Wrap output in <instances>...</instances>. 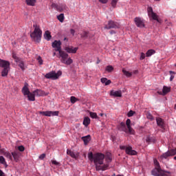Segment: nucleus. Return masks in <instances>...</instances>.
I'll list each match as a JSON object with an SVG mask.
<instances>
[{"mask_svg":"<svg viewBox=\"0 0 176 176\" xmlns=\"http://www.w3.org/2000/svg\"><path fill=\"white\" fill-rule=\"evenodd\" d=\"M88 159L90 162H94L96 171H105L109 167V165L104 164V159H105V155L102 153H98L95 155H93V152L88 153Z\"/></svg>","mask_w":176,"mask_h":176,"instance_id":"1","label":"nucleus"},{"mask_svg":"<svg viewBox=\"0 0 176 176\" xmlns=\"http://www.w3.org/2000/svg\"><path fill=\"white\" fill-rule=\"evenodd\" d=\"M33 27L34 30L30 34V36L32 41L36 42V43H39V42H41V39L42 38V30L36 24H34Z\"/></svg>","mask_w":176,"mask_h":176,"instance_id":"2","label":"nucleus"},{"mask_svg":"<svg viewBox=\"0 0 176 176\" xmlns=\"http://www.w3.org/2000/svg\"><path fill=\"white\" fill-rule=\"evenodd\" d=\"M0 67L3 68L1 72V76H8L10 69V63L8 60L0 59Z\"/></svg>","mask_w":176,"mask_h":176,"instance_id":"3","label":"nucleus"},{"mask_svg":"<svg viewBox=\"0 0 176 176\" xmlns=\"http://www.w3.org/2000/svg\"><path fill=\"white\" fill-rule=\"evenodd\" d=\"M59 56L61 58L60 61L63 63V64H65L66 65H71V64L74 63V60H72L71 58H69L68 54L64 51H60Z\"/></svg>","mask_w":176,"mask_h":176,"instance_id":"4","label":"nucleus"},{"mask_svg":"<svg viewBox=\"0 0 176 176\" xmlns=\"http://www.w3.org/2000/svg\"><path fill=\"white\" fill-rule=\"evenodd\" d=\"M151 174L153 176H171V173L162 170V168L153 169Z\"/></svg>","mask_w":176,"mask_h":176,"instance_id":"5","label":"nucleus"},{"mask_svg":"<svg viewBox=\"0 0 176 176\" xmlns=\"http://www.w3.org/2000/svg\"><path fill=\"white\" fill-rule=\"evenodd\" d=\"M62 72L58 71L57 73L56 72L52 71L45 74V78L46 79H52V80H56L60 78L62 75Z\"/></svg>","mask_w":176,"mask_h":176,"instance_id":"6","label":"nucleus"},{"mask_svg":"<svg viewBox=\"0 0 176 176\" xmlns=\"http://www.w3.org/2000/svg\"><path fill=\"white\" fill-rule=\"evenodd\" d=\"M40 115H43V116H58V111H40Z\"/></svg>","mask_w":176,"mask_h":176,"instance_id":"7","label":"nucleus"},{"mask_svg":"<svg viewBox=\"0 0 176 176\" xmlns=\"http://www.w3.org/2000/svg\"><path fill=\"white\" fill-rule=\"evenodd\" d=\"M52 47H54V49H55V52H58V53H60V52H61V41H57L55 40L52 44Z\"/></svg>","mask_w":176,"mask_h":176,"instance_id":"8","label":"nucleus"},{"mask_svg":"<svg viewBox=\"0 0 176 176\" xmlns=\"http://www.w3.org/2000/svg\"><path fill=\"white\" fill-rule=\"evenodd\" d=\"M105 30H111V28H119V23L113 21H109L108 24L104 27Z\"/></svg>","mask_w":176,"mask_h":176,"instance_id":"9","label":"nucleus"},{"mask_svg":"<svg viewBox=\"0 0 176 176\" xmlns=\"http://www.w3.org/2000/svg\"><path fill=\"white\" fill-rule=\"evenodd\" d=\"M147 12L149 17H151L153 20H156L157 21H159V19H157V15L156 13L153 12V9L152 7H148L147 8Z\"/></svg>","mask_w":176,"mask_h":176,"instance_id":"10","label":"nucleus"},{"mask_svg":"<svg viewBox=\"0 0 176 176\" xmlns=\"http://www.w3.org/2000/svg\"><path fill=\"white\" fill-rule=\"evenodd\" d=\"M134 21L137 27H139V28H144V27H145V23L142 19L136 17L135 18Z\"/></svg>","mask_w":176,"mask_h":176,"instance_id":"11","label":"nucleus"},{"mask_svg":"<svg viewBox=\"0 0 176 176\" xmlns=\"http://www.w3.org/2000/svg\"><path fill=\"white\" fill-rule=\"evenodd\" d=\"M126 155H129L130 156H135L137 155V151L135 150H133V147L131 146H129L126 148Z\"/></svg>","mask_w":176,"mask_h":176,"instance_id":"12","label":"nucleus"},{"mask_svg":"<svg viewBox=\"0 0 176 176\" xmlns=\"http://www.w3.org/2000/svg\"><path fill=\"white\" fill-rule=\"evenodd\" d=\"M170 91H171V87L164 86L162 91H158L157 94H160V96H166V94L170 93Z\"/></svg>","mask_w":176,"mask_h":176,"instance_id":"13","label":"nucleus"},{"mask_svg":"<svg viewBox=\"0 0 176 176\" xmlns=\"http://www.w3.org/2000/svg\"><path fill=\"white\" fill-rule=\"evenodd\" d=\"M78 47H74L72 46L65 47V50L67 51V53H72L75 54L76 52H78Z\"/></svg>","mask_w":176,"mask_h":176,"instance_id":"14","label":"nucleus"},{"mask_svg":"<svg viewBox=\"0 0 176 176\" xmlns=\"http://www.w3.org/2000/svg\"><path fill=\"white\" fill-rule=\"evenodd\" d=\"M156 122H157V126H159V127H160V129H164V127H165L164 120L162 118H156Z\"/></svg>","mask_w":176,"mask_h":176,"instance_id":"15","label":"nucleus"},{"mask_svg":"<svg viewBox=\"0 0 176 176\" xmlns=\"http://www.w3.org/2000/svg\"><path fill=\"white\" fill-rule=\"evenodd\" d=\"M118 129L120 131H124V133H127V126H126V124L124 122H121L118 126Z\"/></svg>","mask_w":176,"mask_h":176,"instance_id":"16","label":"nucleus"},{"mask_svg":"<svg viewBox=\"0 0 176 176\" xmlns=\"http://www.w3.org/2000/svg\"><path fill=\"white\" fill-rule=\"evenodd\" d=\"M110 96H112L113 97H122V91L112 90L110 92Z\"/></svg>","mask_w":176,"mask_h":176,"instance_id":"17","label":"nucleus"},{"mask_svg":"<svg viewBox=\"0 0 176 176\" xmlns=\"http://www.w3.org/2000/svg\"><path fill=\"white\" fill-rule=\"evenodd\" d=\"M22 93L24 96H28L31 92H30V89H28V84H25L22 89Z\"/></svg>","mask_w":176,"mask_h":176,"instance_id":"18","label":"nucleus"},{"mask_svg":"<svg viewBox=\"0 0 176 176\" xmlns=\"http://www.w3.org/2000/svg\"><path fill=\"white\" fill-rule=\"evenodd\" d=\"M35 96H37L38 97H42L45 96V91L41 89H36L33 91Z\"/></svg>","mask_w":176,"mask_h":176,"instance_id":"19","label":"nucleus"},{"mask_svg":"<svg viewBox=\"0 0 176 176\" xmlns=\"http://www.w3.org/2000/svg\"><path fill=\"white\" fill-rule=\"evenodd\" d=\"M67 155H69V156H71V157H73V159H78V157L79 156V155H78V153H76L75 152H74L71 150H67Z\"/></svg>","mask_w":176,"mask_h":176,"instance_id":"20","label":"nucleus"},{"mask_svg":"<svg viewBox=\"0 0 176 176\" xmlns=\"http://www.w3.org/2000/svg\"><path fill=\"white\" fill-rule=\"evenodd\" d=\"M82 140L84 142V144L85 145H87V144H89V142H90L91 140V136H90V135H87V136H83L82 138Z\"/></svg>","mask_w":176,"mask_h":176,"instance_id":"21","label":"nucleus"},{"mask_svg":"<svg viewBox=\"0 0 176 176\" xmlns=\"http://www.w3.org/2000/svg\"><path fill=\"white\" fill-rule=\"evenodd\" d=\"M12 156L13 157L14 162H19L20 159V155L17 151L12 152Z\"/></svg>","mask_w":176,"mask_h":176,"instance_id":"22","label":"nucleus"},{"mask_svg":"<svg viewBox=\"0 0 176 176\" xmlns=\"http://www.w3.org/2000/svg\"><path fill=\"white\" fill-rule=\"evenodd\" d=\"M100 82H102V83H104L105 86H108V85H111V83H112V81H111V80H108L107 78H101Z\"/></svg>","mask_w":176,"mask_h":176,"instance_id":"23","label":"nucleus"},{"mask_svg":"<svg viewBox=\"0 0 176 176\" xmlns=\"http://www.w3.org/2000/svg\"><path fill=\"white\" fill-rule=\"evenodd\" d=\"M35 94L34 93V91L32 93H30L28 95V98L29 100V101H35Z\"/></svg>","mask_w":176,"mask_h":176,"instance_id":"24","label":"nucleus"},{"mask_svg":"<svg viewBox=\"0 0 176 176\" xmlns=\"http://www.w3.org/2000/svg\"><path fill=\"white\" fill-rule=\"evenodd\" d=\"M82 124L85 127H87L90 124V118L89 117H85Z\"/></svg>","mask_w":176,"mask_h":176,"instance_id":"25","label":"nucleus"},{"mask_svg":"<svg viewBox=\"0 0 176 176\" xmlns=\"http://www.w3.org/2000/svg\"><path fill=\"white\" fill-rule=\"evenodd\" d=\"M44 38L46 41H50V39H52V34H50V32L46 31L44 34Z\"/></svg>","mask_w":176,"mask_h":176,"instance_id":"26","label":"nucleus"},{"mask_svg":"<svg viewBox=\"0 0 176 176\" xmlns=\"http://www.w3.org/2000/svg\"><path fill=\"white\" fill-rule=\"evenodd\" d=\"M25 2L28 6H35L36 3V0H25Z\"/></svg>","mask_w":176,"mask_h":176,"instance_id":"27","label":"nucleus"},{"mask_svg":"<svg viewBox=\"0 0 176 176\" xmlns=\"http://www.w3.org/2000/svg\"><path fill=\"white\" fill-rule=\"evenodd\" d=\"M156 53V51L155 50H148L146 53V57H151L153 54H155Z\"/></svg>","mask_w":176,"mask_h":176,"instance_id":"28","label":"nucleus"},{"mask_svg":"<svg viewBox=\"0 0 176 176\" xmlns=\"http://www.w3.org/2000/svg\"><path fill=\"white\" fill-rule=\"evenodd\" d=\"M57 10H59V12H64V10H67V6L64 4L58 6L57 7Z\"/></svg>","mask_w":176,"mask_h":176,"instance_id":"29","label":"nucleus"},{"mask_svg":"<svg viewBox=\"0 0 176 176\" xmlns=\"http://www.w3.org/2000/svg\"><path fill=\"white\" fill-rule=\"evenodd\" d=\"M19 63V67H20L21 69H22V71H24V69H25V67H24V62H23V60H21V59H19L18 62H16Z\"/></svg>","mask_w":176,"mask_h":176,"instance_id":"30","label":"nucleus"},{"mask_svg":"<svg viewBox=\"0 0 176 176\" xmlns=\"http://www.w3.org/2000/svg\"><path fill=\"white\" fill-rule=\"evenodd\" d=\"M89 116L92 119H98V116H97V113L89 111Z\"/></svg>","mask_w":176,"mask_h":176,"instance_id":"31","label":"nucleus"},{"mask_svg":"<svg viewBox=\"0 0 176 176\" xmlns=\"http://www.w3.org/2000/svg\"><path fill=\"white\" fill-rule=\"evenodd\" d=\"M122 72L124 75H126L127 76V78H130L133 75V73L129 72L124 69H122Z\"/></svg>","mask_w":176,"mask_h":176,"instance_id":"32","label":"nucleus"},{"mask_svg":"<svg viewBox=\"0 0 176 176\" xmlns=\"http://www.w3.org/2000/svg\"><path fill=\"white\" fill-rule=\"evenodd\" d=\"M154 164L155 166L154 170H159V168H162L160 167V164L159 163V162H157V160H154Z\"/></svg>","mask_w":176,"mask_h":176,"instance_id":"33","label":"nucleus"},{"mask_svg":"<svg viewBox=\"0 0 176 176\" xmlns=\"http://www.w3.org/2000/svg\"><path fill=\"white\" fill-rule=\"evenodd\" d=\"M168 153H169V155H170V156H175L176 148H172V149L168 151Z\"/></svg>","mask_w":176,"mask_h":176,"instance_id":"34","label":"nucleus"},{"mask_svg":"<svg viewBox=\"0 0 176 176\" xmlns=\"http://www.w3.org/2000/svg\"><path fill=\"white\" fill-rule=\"evenodd\" d=\"M170 155L168 151H167V152L163 153V154L160 156V157H161V159H167V157H170Z\"/></svg>","mask_w":176,"mask_h":176,"instance_id":"35","label":"nucleus"},{"mask_svg":"<svg viewBox=\"0 0 176 176\" xmlns=\"http://www.w3.org/2000/svg\"><path fill=\"white\" fill-rule=\"evenodd\" d=\"M58 20L60 21V23L64 22V14H60L58 16H57Z\"/></svg>","mask_w":176,"mask_h":176,"instance_id":"36","label":"nucleus"},{"mask_svg":"<svg viewBox=\"0 0 176 176\" xmlns=\"http://www.w3.org/2000/svg\"><path fill=\"white\" fill-rule=\"evenodd\" d=\"M105 160L107 163H111V162H112V157H111V154H107L105 157Z\"/></svg>","mask_w":176,"mask_h":176,"instance_id":"37","label":"nucleus"},{"mask_svg":"<svg viewBox=\"0 0 176 176\" xmlns=\"http://www.w3.org/2000/svg\"><path fill=\"white\" fill-rule=\"evenodd\" d=\"M105 71L107 72H112V71H113V67H112V65H108L106 67Z\"/></svg>","mask_w":176,"mask_h":176,"instance_id":"38","label":"nucleus"},{"mask_svg":"<svg viewBox=\"0 0 176 176\" xmlns=\"http://www.w3.org/2000/svg\"><path fill=\"white\" fill-rule=\"evenodd\" d=\"M146 141V142H155V138H153L151 136H147Z\"/></svg>","mask_w":176,"mask_h":176,"instance_id":"39","label":"nucleus"},{"mask_svg":"<svg viewBox=\"0 0 176 176\" xmlns=\"http://www.w3.org/2000/svg\"><path fill=\"white\" fill-rule=\"evenodd\" d=\"M70 101L72 104H75L76 101H79V99L76 98L75 96H71Z\"/></svg>","mask_w":176,"mask_h":176,"instance_id":"40","label":"nucleus"},{"mask_svg":"<svg viewBox=\"0 0 176 176\" xmlns=\"http://www.w3.org/2000/svg\"><path fill=\"white\" fill-rule=\"evenodd\" d=\"M88 36H89V32H83L81 34V38H83L84 39L87 38Z\"/></svg>","mask_w":176,"mask_h":176,"instance_id":"41","label":"nucleus"},{"mask_svg":"<svg viewBox=\"0 0 176 176\" xmlns=\"http://www.w3.org/2000/svg\"><path fill=\"white\" fill-rule=\"evenodd\" d=\"M127 133H129V134H132V135H134V129H133V128H131V126H128L127 127Z\"/></svg>","mask_w":176,"mask_h":176,"instance_id":"42","label":"nucleus"},{"mask_svg":"<svg viewBox=\"0 0 176 176\" xmlns=\"http://www.w3.org/2000/svg\"><path fill=\"white\" fill-rule=\"evenodd\" d=\"M0 164H6V161L5 160V157H3V156H0Z\"/></svg>","mask_w":176,"mask_h":176,"instance_id":"43","label":"nucleus"},{"mask_svg":"<svg viewBox=\"0 0 176 176\" xmlns=\"http://www.w3.org/2000/svg\"><path fill=\"white\" fill-rule=\"evenodd\" d=\"M169 74L170 75V82H172V80L174 79V75H175V72H174L173 71H170Z\"/></svg>","mask_w":176,"mask_h":176,"instance_id":"44","label":"nucleus"},{"mask_svg":"<svg viewBox=\"0 0 176 176\" xmlns=\"http://www.w3.org/2000/svg\"><path fill=\"white\" fill-rule=\"evenodd\" d=\"M12 58H14L16 63H19V60H20L14 53L12 54Z\"/></svg>","mask_w":176,"mask_h":176,"instance_id":"45","label":"nucleus"},{"mask_svg":"<svg viewBox=\"0 0 176 176\" xmlns=\"http://www.w3.org/2000/svg\"><path fill=\"white\" fill-rule=\"evenodd\" d=\"M134 113H135V112H134L133 110H130L127 113L128 118H131V116H133Z\"/></svg>","mask_w":176,"mask_h":176,"instance_id":"46","label":"nucleus"},{"mask_svg":"<svg viewBox=\"0 0 176 176\" xmlns=\"http://www.w3.org/2000/svg\"><path fill=\"white\" fill-rule=\"evenodd\" d=\"M118 0H112L111 6L112 8H116V4L118 3Z\"/></svg>","mask_w":176,"mask_h":176,"instance_id":"47","label":"nucleus"},{"mask_svg":"<svg viewBox=\"0 0 176 176\" xmlns=\"http://www.w3.org/2000/svg\"><path fill=\"white\" fill-rule=\"evenodd\" d=\"M37 60L40 65H42V64H43V60H42V58L41 56H38Z\"/></svg>","mask_w":176,"mask_h":176,"instance_id":"48","label":"nucleus"},{"mask_svg":"<svg viewBox=\"0 0 176 176\" xmlns=\"http://www.w3.org/2000/svg\"><path fill=\"white\" fill-rule=\"evenodd\" d=\"M51 163H52V164H54V166H61L60 162H57L56 160H52Z\"/></svg>","mask_w":176,"mask_h":176,"instance_id":"49","label":"nucleus"},{"mask_svg":"<svg viewBox=\"0 0 176 176\" xmlns=\"http://www.w3.org/2000/svg\"><path fill=\"white\" fill-rule=\"evenodd\" d=\"M147 119H149L150 120H155V118H153V116L151 113L147 114Z\"/></svg>","mask_w":176,"mask_h":176,"instance_id":"50","label":"nucleus"},{"mask_svg":"<svg viewBox=\"0 0 176 176\" xmlns=\"http://www.w3.org/2000/svg\"><path fill=\"white\" fill-rule=\"evenodd\" d=\"M131 120L130 119H127L126 121V126L127 127L131 126Z\"/></svg>","mask_w":176,"mask_h":176,"instance_id":"51","label":"nucleus"},{"mask_svg":"<svg viewBox=\"0 0 176 176\" xmlns=\"http://www.w3.org/2000/svg\"><path fill=\"white\" fill-rule=\"evenodd\" d=\"M5 156H6V157H8V159L12 160V154H10L9 152L6 153Z\"/></svg>","mask_w":176,"mask_h":176,"instance_id":"52","label":"nucleus"},{"mask_svg":"<svg viewBox=\"0 0 176 176\" xmlns=\"http://www.w3.org/2000/svg\"><path fill=\"white\" fill-rule=\"evenodd\" d=\"M18 149L19 151H20V152H24V151L25 150V148H24L23 146H18Z\"/></svg>","mask_w":176,"mask_h":176,"instance_id":"53","label":"nucleus"},{"mask_svg":"<svg viewBox=\"0 0 176 176\" xmlns=\"http://www.w3.org/2000/svg\"><path fill=\"white\" fill-rule=\"evenodd\" d=\"M45 157H46V154L45 153H43L39 156V159H41V160H43Z\"/></svg>","mask_w":176,"mask_h":176,"instance_id":"54","label":"nucleus"},{"mask_svg":"<svg viewBox=\"0 0 176 176\" xmlns=\"http://www.w3.org/2000/svg\"><path fill=\"white\" fill-rule=\"evenodd\" d=\"M145 58V54H144V52H142L140 54V60H144Z\"/></svg>","mask_w":176,"mask_h":176,"instance_id":"55","label":"nucleus"},{"mask_svg":"<svg viewBox=\"0 0 176 176\" xmlns=\"http://www.w3.org/2000/svg\"><path fill=\"white\" fill-rule=\"evenodd\" d=\"M100 3H107L108 0H98Z\"/></svg>","mask_w":176,"mask_h":176,"instance_id":"56","label":"nucleus"},{"mask_svg":"<svg viewBox=\"0 0 176 176\" xmlns=\"http://www.w3.org/2000/svg\"><path fill=\"white\" fill-rule=\"evenodd\" d=\"M126 148H127V146H120V148L122 149V151L125 150V152H126Z\"/></svg>","mask_w":176,"mask_h":176,"instance_id":"57","label":"nucleus"},{"mask_svg":"<svg viewBox=\"0 0 176 176\" xmlns=\"http://www.w3.org/2000/svg\"><path fill=\"white\" fill-rule=\"evenodd\" d=\"M70 32H71L72 35H73V36H74V35H75V30L71 29Z\"/></svg>","mask_w":176,"mask_h":176,"instance_id":"58","label":"nucleus"},{"mask_svg":"<svg viewBox=\"0 0 176 176\" xmlns=\"http://www.w3.org/2000/svg\"><path fill=\"white\" fill-rule=\"evenodd\" d=\"M110 34H111V35H113V34H116L115 30H111V31H110Z\"/></svg>","mask_w":176,"mask_h":176,"instance_id":"59","label":"nucleus"},{"mask_svg":"<svg viewBox=\"0 0 176 176\" xmlns=\"http://www.w3.org/2000/svg\"><path fill=\"white\" fill-rule=\"evenodd\" d=\"M133 74H138V70H135L133 72Z\"/></svg>","mask_w":176,"mask_h":176,"instance_id":"60","label":"nucleus"},{"mask_svg":"<svg viewBox=\"0 0 176 176\" xmlns=\"http://www.w3.org/2000/svg\"><path fill=\"white\" fill-rule=\"evenodd\" d=\"M64 41H67V42H68V38H67V37H65Z\"/></svg>","mask_w":176,"mask_h":176,"instance_id":"61","label":"nucleus"},{"mask_svg":"<svg viewBox=\"0 0 176 176\" xmlns=\"http://www.w3.org/2000/svg\"><path fill=\"white\" fill-rule=\"evenodd\" d=\"M104 115V113H100V116H102Z\"/></svg>","mask_w":176,"mask_h":176,"instance_id":"62","label":"nucleus"},{"mask_svg":"<svg viewBox=\"0 0 176 176\" xmlns=\"http://www.w3.org/2000/svg\"><path fill=\"white\" fill-rule=\"evenodd\" d=\"M174 160H176V156H175V157H174Z\"/></svg>","mask_w":176,"mask_h":176,"instance_id":"63","label":"nucleus"},{"mask_svg":"<svg viewBox=\"0 0 176 176\" xmlns=\"http://www.w3.org/2000/svg\"><path fill=\"white\" fill-rule=\"evenodd\" d=\"M54 56H56V52L54 53Z\"/></svg>","mask_w":176,"mask_h":176,"instance_id":"64","label":"nucleus"}]
</instances>
